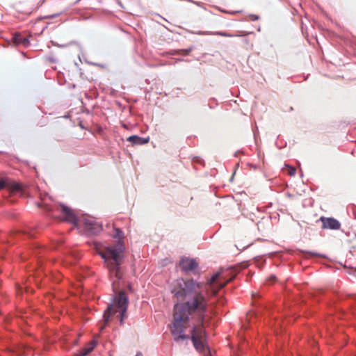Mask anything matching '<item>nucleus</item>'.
Segmentation results:
<instances>
[{
    "label": "nucleus",
    "mask_w": 356,
    "mask_h": 356,
    "mask_svg": "<svg viewBox=\"0 0 356 356\" xmlns=\"http://www.w3.org/2000/svg\"><path fill=\"white\" fill-rule=\"evenodd\" d=\"M228 280L218 271L213 274L204 291H198L181 305L177 302L174 309L178 312L170 328L175 341L191 339L194 348L204 356H213L208 343L206 318L209 307L223 306L227 300L224 287Z\"/></svg>",
    "instance_id": "obj_1"
},
{
    "label": "nucleus",
    "mask_w": 356,
    "mask_h": 356,
    "mask_svg": "<svg viewBox=\"0 0 356 356\" xmlns=\"http://www.w3.org/2000/svg\"><path fill=\"white\" fill-rule=\"evenodd\" d=\"M97 342L95 340H91L86 347L83 348L76 356H86L92 352L96 347Z\"/></svg>",
    "instance_id": "obj_14"
},
{
    "label": "nucleus",
    "mask_w": 356,
    "mask_h": 356,
    "mask_svg": "<svg viewBox=\"0 0 356 356\" xmlns=\"http://www.w3.org/2000/svg\"><path fill=\"white\" fill-rule=\"evenodd\" d=\"M249 17H250L251 21H256L259 19V16L257 15H254V14H251V15H250Z\"/></svg>",
    "instance_id": "obj_30"
},
{
    "label": "nucleus",
    "mask_w": 356,
    "mask_h": 356,
    "mask_svg": "<svg viewBox=\"0 0 356 356\" xmlns=\"http://www.w3.org/2000/svg\"><path fill=\"white\" fill-rule=\"evenodd\" d=\"M253 216H254V214H253V213H250V218H251L252 220H253V219H252Z\"/></svg>",
    "instance_id": "obj_46"
},
{
    "label": "nucleus",
    "mask_w": 356,
    "mask_h": 356,
    "mask_svg": "<svg viewBox=\"0 0 356 356\" xmlns=\"http://www.w3.org/2000/svg\"><path fill=\"white\" fill-rule=\"evenodd\" d=\"M183 291L182 292H175V297L182 298L195 294L197 291L195 289L201 287V284L193 278L185 280L183 279Z\"/></svg>",
    "instance_id": "obj_5"
},
{
    "label": "nucleus",
    "mask_w": 356,
    "mask_h": 356,
    "mask_svg": "<svg viewBox=\"0 0 356 356\" xmlns=\"http://www.w3.org/2000/svg\"><path fill=\"white\" fill-rule=\"evenodd\" d=\"M325 292L324 291V290H323V289H319V290H318V291H317L316 300H317L318 302L321 301V296H325Z\"/></svg>",
    "instance_id": "obj_27"
},
{
    "label": "nucleus",
    "mask_w": 356,
    "mask_h": 356,
    "mask_svg": "<svg viewBox=\"0 0 356 356\" xmlns=\"http://www.w3.org/2000/svg\"><path fill=\"white\" fill-rule=\"evenodd\" d=\"M248 165L250 166V168H253L254 170H257L258 168V165H257L253 164V163H248Z\"/></svg>",
    "instance_id": "obj_33"
},
{
    "label": "nucleus",
    "mask_w": 356,
    "mask_h": 356,
    "mask_svg": "<svg viewBox=\"0 0 356 356\" xmlns=\"http://www.w3.org/2000/svg\"><path fill=\"white\" fill-rule=\"evenodd\" d=\"M75 88H76V84H74V83L69 84V86H68L69 89H74Z\"/></svg>",
    "instance_id": "obj_35"
},
{
    "label": "nucleus",
    "mask_w": 356,
    "mask_h": 356,
    "mask_svg": "<svg viewBox=\"0 0 356 356\" xmlns=\"http://www.w3.org/2000/svg\"><path fill=\"white\" fill-rule=\"evenodd\" d=\"M187 32L191 33V34H195V35H220V36H222V37H228V38H233L234 35L232 34V33H229L228 32H226V31H215V32H212V31H189V30H186Z\"/></svg>",
    "instance_id": "obj_12"
},
{
    "label": "nucleus",
    "mask_w": 356,
    "mask_h": 356,
    "mask_svg": "<svg viewBox=\"0 0 356 356\" xmlns=\"http://www.w3.org/2000/svg\"><path fill=\"white\" fill-rule=\"evenodd\" d=\"M128 289L130 291H133V287L131 284H129L128 285Z\"/></svg>",
    "instance_id": "obj_37"
},
{
    "label": "nucleus",
    "mask_w": 356,
    "mask_h": 356,
    "mask_svg": "<svg viewBox=\"0 0 356 356\" xmlns=\"http://www.w3.org/2000/svg\"><path fill=\"white\" fill-rule=\"evenodd\" d=\"M129 304V298L128 295L124 291H121L118 294H113L111 296V301L108 305L106 309L103 313V319L106 322V326L114 312L115 305L119 309L118 318L120 325L124 323V319L127 318V310Z\"/></svg>",
    "instance_id": "obj_3"
},
{
    "label": "nucleus",
    "mask_w": 356,
    "mask_h": 356,
    "mask_svg": "<svg viewBox=\"0 0 356 356\" xmlns=\"http://www.w3.org/2000/svg\"><path fill=\"white\" fill-rule=\"evenodd\" d=\"M37 232L33 229H24L23 231V235L29 238H32L35 237Z\"/></svg>",
    "instance_id": "obj_19"
},
{
    "label": "nucleus",
    "mask_w": 356,
    "mask_h": 356,
    "mask_svg": "<svg viewBox=\"0 0 356 356\" xmlns=\"http://www.w3.org/2000/svg\"><path fill=\"white\" fill-rule=\"evenodd\" d=\"M241 152V150H237L234 154V157H237L238 156V154Z\"/></svg>",
    "instance_id": "obj_36"
},
{
    "label": "nucleus",
    "mask_w": 356,
    "mask_h": 356,
    "mask_svg": "<svg viewBox=\"0 0 356 356\" xmlns=\"http://www.w3.org/2000/svg\"><path fill=\"white\" fill-rule=\"evenodd\" d=\"M47 60L51 63H57L58 62V59L56 58H55L54 56H52L47 57Z\"/></svg>",
    "instance_id": "obj_29"
},
{
    "label": "nucleus",
    "mask_w": 356,
    "mask_h": 356,
    "mask_svg": "<svg viewBox=\"0 0 356 356\" xmlns=\"http://www.w3.org/2000/svg\"><path fill=\"white\" fill-rule=\"evenodd\" d=\"M248 34V33L246 32V31H237L236 32V33L232 34V35H234V37H243V36H246Z\"/></svg>",
    "instance_id": "obj_26"
},
{
    "label": "nucleus",
    "mask_w": 356,
    "mask_h": 356,
    "mask_svg": "<svg viewBox=\"0 0 356 356\" xmlns=\"http://www.w3.org/2000/svg\"><path fill=\"white\" fill-rule=\"evenodd\" d=\"M74 42L72 41L71 42H70L69 44H58V42H54V41H51V44L53 46H55V47H60V48H65V47H68L70 44H73Z\"/></svg>",
    "instance_id": "obj_25"
},
{
    "label": "nucleus",
    "mask_w": 356,
    "mask_h": 356,
    "mask_svg": "<svg viewBox=\"0 0 356 356\" xmlns=\"http://www.w3.org/2000/svg\"><path fill=\"white\" fill-rule=\"evenodd\" d=\"M113 237L116 239V245H106L104 246L106 253L99 251L98 254L103 259L110 273H115L117 279L122 277L121 265L124 259V234L119 227H114Z\"/></svg>",
    "instance_id": "obj_2"
},
{
    "label": "nucleus",
    "mask_w": 356,
    "mask_h": 356,
    "mask_svg": "<svg viewBox=\"0 0 356 356\" xmlns=\"http://www.w3.org/2000/svg\"><path fill=\"white\" fill-rule=\"evenodd\" d=\"M86 63H88V64H90L91 65H93V66H98V67H100L102 68H104L105 67V65L104 64L97 63H94V62H89V61H87V60H86Z\"/></svg>",
    "instance_id": "obj_28"
},
{
    "label": "nucleus",
    "mask_w": 356,
    "mask_h": 356,
    "mask_svg": "<svg viewBox=\"0 0 356 356\" xmlns=\"http://www.w3.org/2000/svg\"><path fill=\"white\" fill-rule=\"evenodd\" d=\"M135 356H143V354L140 352H138Z\"/></svg>",
    "instance_id": "obj_42"
},
{
    "label": "nucleus",
    "mask_w": 356,
    "mask_h": 356,
    "mask_svg": "<svg viewBox=\"0 0 356 356\" xmlns=\"http://www.w3.org/2000/svg\"><path fill=\"white\" fill-rule=\"evenodd\" d=\"M179 265L186 274L194 272L199 266V264L195 259L186 257H182L180 259Z\"/></svg>",
    "instance_id": "obj_8"
},
{
    "label": "nucleus",
    "mask_w": 356,
    "mask_h": 356,
    "mask_svg": "<svg viewBox=\"0 0 356 356\" xmlns=\"http://www.w3.org/2000/svg\"><path fill=\"white\" fill-rule=\"evenodd\" d=\"M277 281V277L272 274L265 281V285L270 286L275 283Z\"/></svg>",
    "instance_id": "obj_21"
},
{
    "label": "nucleus",
    "mask_w": 356,
    "mask_h": 356,
    "mask_svg": "<svg viewBox=\"0 0 356 356\" xmlns=\"http://www.w3.org/2000/svg\"><path fill=\"white\" fill-rule=\"evenodd\" d=\"M0 190H7L12 195H23V186L20 183L12 181L8 177L0 178Z\"/></svg>",
    "instance_id": "obj_4"
},
{
    "label": "nucleus",
    "mask_w": 356,
    "mask_h": 356,
    "mask_svg": "<svg viewBox=\"0 0 356 356\" xmlns=\"http://www.w3.org/2000/svg\"><path fill=\"white\" fill-rule=\"evenodd\" d=\"M46 0H38V6L36 8V10H38L44 2Z\"/></svg>",
    "instance_id": "obj_32"
},
{
    "label": "nucleus",
    "mask_w": 356,
    "mask_h": 356,
    "mask_svg": "<svg viewBox=\"0 0 356 356\" xmlns=\"http://www.w3.org/2000/svg\"><path fill=\"white\" fill-rule=\"evenodd\" d=\"M183 278H178L177 280H176L175 282H176V284H175V289H172L171 290V293L175 296V292H182L183 291Z\"/></svg>",
    "instance_id": "obj_16"
},
{
    "label": "nucleus",
    "mask_w": 356,
    "mask_h": 356,
    "mask_svg": "<svg viewBox=\"0 0 356 356\" xmlns=\"http://www.w3.org/2000/svg\"><path fill=\"white\" fill-rule=\"evenodd\" d=\"M235 173H236V172H234L233 173L232 176V177H230V179H229V181H230L231 182H232V181H233V179H234V176Z\"/></svg>",
    "instance_id": "obj_40"
},
{
    "label": "nucleus",
    "mask_w": 356,
    "mask_h": 356,
    "mask_svg": "<svg viewBox=\"0 0 356 356\" xmlns=\"http://www.w3.org/2000/svg\"><path fill=\"white\" fill-rule=\"evenodd\" d=\"M78 339H75L74 341H73V343H72V346H76L77 343H78Z\"/></svg>",
    "instance_id": "obj_38"
},
{
    "label": "nucleus",
    "mask_w": 356,
    "mask_h": 356,
    "mask_svg": "<svg viewBox=\"0 0 356 356\" xmlns=\"http://www.w3.org/2000/svg\"><path fill=\"white\" fill-rule=\"evenodd\" d=\"M59 206L65 221L76 227L79 225L80 218L77 214L75 213L74 211L63 203H60Z\"/></svg>",
    "instance_id": "obj_7"
},
{
    "label": "nucleus",
    "mask_w": 356,
    "mask_h": 356,
    "mask_svg": "<svg viewBox=\"0 0 356 356\" xmlns=\"http://www.w3.org/2000/svg\"><path fill=\"white\" fill-rule=\"evenodd\" d=\"M193 3L195 4L196 6H197L199 7H201V8L204 7V4L202 2H200V1H194V2Z\"/></svg>",
    "instance_id": "obj_34"
},
{
    "label": "nucleus",
    "mask_w": 356,
    "mask_h": 356,
    "mask_svg": "<svg viewBox=\"0 0 356 356\" xmlns=\"http://www.w3.org/2000/svg\"><path fill=\"white\" fill-rule=\"evenodd\" d=\"M302 257L305 258H310L312 257L327 258L326 254L318 253L317 252L309 251V250H301Z\"/></svg>",
    "instance_id": "obj_15"
},
{
    "label": "nucleus",
    "mask_w": 356,
    "mask_h": 356,
    "mask_svg": "<svg viewBox=\"0 0 356 356\" xmlns=\"http://www.w3.org/2000/svg\"><path fill=\"white\" fill-rule=\"evenodd\" d=\"M191 53H187L186 49H172L170 51V54L171 56H178L181 55L184 56H188Z\"/></svg>",
    "instance_id": "obj_17"
},
{
    "label": "nucleus",
    "mask_w": 356,
    "mask_h": 356,
    "mask_svg": "<svg viewBox=\"0 0 356 356\" xmlns=\"http://www.w3.org/2000/svg\"><path fill=\"white\" fill-rule=\"evenodd\" d=\"M21 5H22L21 3H17L15 5L16 11H17L19 13H24L27 15H30L32 13V12H33L32 10H23L21 8Z\"/></svg>",
    "instance_id": "obj_22"
},
{
    "label": "nucleus",
    "mask_w": 356,
    "mask_h": 356,
    "mask_svg": "<svg viewBox=\"0 0 356 356\" xmlns=\"http://www.w3.org/2000/svg\"><path fill=\"white\" fill-rule=\"evenodd\" d=\"M61 14H62V12H60V13H55V14H53V15L41 16V17H40L38 18V20L40 21V20H43V19H54V18H56V17L60 16Z\"/></svg>",
    "instance_id": "obj_23"
},
{
    "label": "nucleus",
    "mask_w": 356,
    "mask_h": 356,
    "mask_svg": "<svg viewBox=\"0 0 356 356\" xmlns=\"http://www.w3.org/2000/svg\"><path fill=\"white\" fill-rule=\"evenodd\" d=\"M195 160L200 161L201 159L200 157L195 156V157L193 158V161H195Z\"/></svg>",
    "instance_id": "obj_41"
},
{
    "label": "nucleus",
    "mask_w": 356,
    "mask_h": 356,
    "mask_svg": "<svg viewBox=\"0 0 356 356\" xmlns=\"http://www.w3.org/2000/svg\"><path fill=\"white\" fill-rule=\"evenodd\" d=\"M348 213L354 219H356V205L350 204L347 207Z\"/></svg>",
    "instance_id": "obj_18"
},
{
    "label": "nucleus",
    "mask_w": 356,
    "mask_h": 356,
    "mask_svg": "<svg viewBox=\"0 0 356 356\" xmlns=\"http://www.w3.org/2000/svg\"><path fill=\"white\" fill-rule=\"evenodd\" d=\"M11 40L16 45L22 44L24 47H28L31 44L29 37H24L19 32L13 33Z\"/></svg>",
    "instance_id": "obj_11"
},
{
    "label": "nucleus",
    "mask_w": 356,
    "mask_h": 356,
    "mask_svg": "<svg viewBox=\"0 0 356 356\" xmlns=\"http://www.w3.org/2000/svg\"><path fill=\"white\" fill-rule=\"evenodd\" d=\"M127 141L131 143L133 145H142L149 143V136L141 137L138 135H131L127 137Z\"/></svg>",
    "instance_id": "obj_13"
},
{
    "label": "nucleus",
    "mask_w": 356,
    "mask_h": 356,
    "mask_svg": "<svg viewBox=\"0 0 356 356\" xmlns=\"http://www.w3.org/2000/svg\"><path fill=\"white\" fill-rule=\"evenodd\" d=\"M252 304L255 307L254 315L257 317L263 315L265 311L268 310V305L261 300V296L259 293H252Z\"/></svg>",
    "instance_id": "obj_9"
},
{
    "label": "nucleus",
    "mask_w": 356,
    "mask_h": 356,
    "mask_svg": "<svg viewBox=\"0 0 356 356\" xmlns=\"http://www.w3.org/2000/svg\"><path fill=\"white\" fill-rule=\"evenodd\" d=\"M257 225L258 229L259 230L260 229V225H261V222L259 221Z\"/></svg>",
    "instance_id": "obj_39"
},
{
    "label": "nucleus",
    "mask_w": 356,
    "mask_h": 356,
    "mask_svg": "<svg viewBox=\"0 0 356 356\" xmlns=\"http://www.w3.org/2000/svg\"><path fill=\"white\" fill-rule=\"evenodd\" d=\"M266 258L264 256H258L254 258V262L260 268L266 263Z\"/></svg>",
    "instance_id": "obj_20"
},
{
    "label": "nucleus",
    "mask_w": 356,
    "mask_h": 356,
    "mask_svg": "<svg viewBox=\"0 0 356 356\" xmlns=\"http://www.w3.org/2000/svg\"><path fill=\"white\" fill-rule=\"evenodd\" d=\"M353 274L356 276V268L353 269Z\"/></svg>",
    "instance_id": "obj_43"
},
{
    "label": "nucleus",
    "mask_w": 356,
    "mask_h": 356,
    "mask_svg": "<svg viewBox=\"0 0 356 356\" xmlns=\"http://www.w3.org/2000/svg\"><path fill=\"white\" fill-rule=\"evenodd\" d=\"M270 219V216H268L267 220L268 221Z\"/></svg>",
    "instance_id": "obj_50"
},
{
    "label": "nucleus",
    "mask_w": 356,
    "mask_h": 356,
    "mask_svg": "<svg viewBox=\"0 0 356 356\" xmlns=\"http://www.w3.org/2000/svg\"><path fill=\"white\" fill-rule=\"evenodd\" d=\"M119 4L120 5L121 7H122V4L120 1H119Z\"/></svg>",
    "instance_id": "obj_49"
},
{
    "label": "nucleus",
    "mask_w": 356,
    "mask_h": 356,
    "mask_svg": "<svg viewBox=\"0 0 356 356\" xmlns=\"http://www.w3.org/2000/svg\"><path fill=\"white\" fill-rule=\"evenodd\" d=\"M285 167L289 169L288 174L291 177H293L296 174V168L291 165L285 164Z\"/></svg>",
    "instance_id": "obj_24"
},
{
    "label": "nucleus",
    "mask_w": 356,
    "mask_h": 356,
    "mask_svg": "<svg viewBox=\"0 0 356 356\" xmlns=\"http://www.w3.org/2000/svg\"><path fill=\"white\" fill-rule=\"evenodd\" d=\"M82 222L85 234L88 236L97 235L103 229L102 224L97 222L95 220H90L88 218L84 217Z\"/></svg>",
    "instance_id": "obj_6"
},
{
    "label": "nucleus",
    "mask_w": 356,
    "mask_h": 356,
    "mask_svg": "<svg viewBox=\"0 0 356 356\" xmlns=\"http://www.w3.org/2000/svg\"><path fill=\"white\" fill-rule=\"evenodd\" d=\"M253 216H254V214H253V213H250V218H251L252 220H253V219H252Z\"/></svg>",
    "instance_id": "obj_45"
},
{
    "label": "nucleus",
    "mask_w": 356,
    "mask_h": 356,
    "mask_svg": "<svg viewBox=\"0 0 356 356\" xmlns=\"http://www.w3.org/2000/svg\"><path fill=\"white\" fill-rule=\"evenodd\" d=\"M322 222V229L330 230H339L341 228V222L333 217L321 216L316 222Z\"/></svg>",
    "instance_id": "obj_10"
},
{
    "label": "nucleus",
    "mask_w": 356,
    "mask_h": 356,
    "mask_svg": "<svg viewBox=\"0 0 356 356\" xmlns=\"http://www.w3.org/2000/svg\"><path fill=\"white\" fill-rule=\"evenodd\" d=\"M195 49V45H191L188 48L186 49L187 53H191L192 51H193Z\"/></svg>",
    "instance_id": "obj_31"
},
{
    "label": "nucleus",
    "mask_w": 356,
    "mask_h": 356,
    "mask_svg": "<svg viewBox=\"0 0 356 356\" xmlns=\"http://www.w3.org/2000/svg\"><path fill=\"white\" fill-rule=\"evenodd\" d=\"M80 1H81V0H76V1H74V3H73V5H76V4H77Z\"/></svg>",
    "instance_id": "obj_44"
},
{
    "label": "nucleus",
    "mask_w": 356,
    "mask_h": 356,
    "mask_svg": "<svg viewBox=\"0 0 356 356\" xmlns=\"http://www.w3.org/2000/svg\"><path fill=\"white\" fill-rule=\"evenodd\" d=\"M300 172H301L300 173V176L302 177L303 176V172H302V171L301 170H300Z\"/></svg>",
    "instance_id": "obj_47"
},
{
    "label": "nucleus",
    "mask_w": 356,
    "mask_h": 356,
    "mask_svg": "<svg viewBox=\"0 0 356 356\" xmlns=\"http://www.w3.org/2000/svg\"><path fill=\"white\" fill-rule=\"evenodd\" d=\"M243 41H244V42L248 43V40L247 39H244Z\"/></svg>",
    "instance_id": "obj_48"
}]
</instances>
